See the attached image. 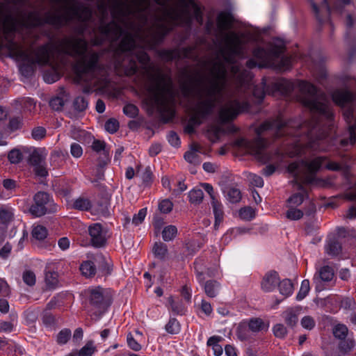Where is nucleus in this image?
<instances>
[{
    "mask_svg": "<svg viewBox=\"0 0 356 356\" xmlns=\"http://www.w3.org/2000/svg\"><path fill=\"white\" fill-rule=\"evenodd\" d=\"M92 149L97 153L103 152L104 154H107L106 150V143L104 141L100 140H95L92 142Z\"/></svg>",
    "mask_w": 356,
    "mask_h": 356,
    "instance_id": "nucleus-54",
    "label": "nucleus"
},
{
    "mask_svg": "<svg viewBox=\"0 0 356 356\" xmlns=\"http://www.w3.org/2000/svg\"><path fill=\"white\" fill-rule=\"evenodd\" d=\"M33 171L36 176L44 177L48 175L45 162L33 167Z\"/></svg>",
    "mask_w": 356,
    "mask_h": 356,
    "instance_id": "nucleus-57",
    "label": "nucleus"
},
{
    "mask_svg": "<svg viewBox=\"0 0 356 356\" xmlns=\"http://www.w3.org/2000/svg\"><path fill=\"white\" fill-rule=\"evenodd\" d=\"M280 277L277 272L270 271L263 277L261 282V289L265 292H271L278 286Z\"/></svg>",
    "mask_w": 356,
    "mask_h": 356,
    "instance_id": "nucleus-17",
    "label": "nucleus"
},
{
    "mask_svg": "<svg viewBox=\"0 0 356 356\" xmlns=\"http://www.w3.org/2000/svg\"><path fill=\"white\" fill-rule=\"evenodd\" d=\"M284 52L283 44H275L269 50L264 48H256L253 51L254 56L264 63H269L273 58H278Z\"/></svg>",
    "mask_w": 356,
    "mask_h": 356,
    "instance_id": "nucleus-12",
    "label": "nucleus"
},
{
    "mask_svg": "<svg viewBox=\"0 0 356 356\" xmlns=\"http://www.w3.org/2000/svg\"><path fill=\"white\" fill-rule=\"evenodd\" d=\"M70 207L79 211H88L92 207V203L88 198L80 196L74 200L70 204Z\"/></svg>",
    "mask_w": 356,
    "mask_h": 356,
    "instance_id": "nucleus-22",
    "label": "nucleus"
},
{
    "mask_svg": "<svg viewBox=\"0 0 356 356\" xmlns=\"http://www.w3.org/2000/svg\"><path fill=\"white\" fill-rule=\"evenodd\" d=\"M34 203L30 207L29 212L35 217H40L51 211L52 201L48 193H37L33 198Z\"/></svg>",
    "mask_w": 356,
    "mask_h": 356,
    "instance_id": "nucleus-11",
    "label": "nucleus"
},
{
    "mask_svg": "<svg viewBox=\"0 0 356 356\" xmlns=\"http://www.w3.org/2000/svg\"><path fill=\"white\" fill-rule=\"evenodd\" d=\"M239 216L245 220H251L255 217V211L250 207L241 208L239 210Z\"/></svg>",
    "mask_w": 356,
    "mask_h": 356,
    "instance_id": "nucleus-41",
    "label": "nucleus"
},
{
    "mask_svg": "<svg viewBox=\"0 0 356 356\" xmlns=\"http://www.w3.org/2000/svg\"><path fill=\"white\" fill-rule=\"evenodd\" d=\"M105 129L111 133H115L119 129V122L113 118L108 120L104 124Z\"/></svg>",
    "mask_w": 356,
    "mask_h": 356,
    "instance_id": "nucleus-45",
    "label": "nucleus"
},
{
    "mask_svg": "<svg viewBox=\"0 0 356 356\" xmlns=\"http://www.w3.org/2000/svg\"><path fill=\"white\" fill-rule=\"evenodd\" d=\"M296 89L298 91V101L311 112L310 122L300 124L299 121L291 120L286 122L281 117L266 120L257 128V137L254 140L237 138L234 146L244 154L254 155L262 163L273 162L277 165L282 162L284 156L278 150L275 152L266 150L268 143L261 137L266 132L275 137L286 134L298 138L295 140L294 152L291 156L305 154L309 150H329L327 135L328 130L332 129L333 113L325 95L318 92L313 84L306 81H291L282 79L273 83L271 90H266V83L263 81L260 85L254 86L252 92L257 102L260 103L266 92H279L289 95Z\"/></svg>",
    "mask_w": 356,
    "mask_h": 356,
    "instance_id": "nucleus-2",
    "label": "nucleus"
},
{
    "mask_svg": "<svg viewBox=\"0 0 356 356\" xmlns=\"http://www.w3.org/2000/svg\"><path fill=\"white\" fill-rule=\"evenodd\" d=\"M232 74L238 87L241 88L249 87L252 80V75L250 71L241 70L239 66L233 65L232 67Z\"/></svg>",
    "mask_w": 356,
    "mask_h": 356,
    "instance_id": "nucleus-15",
    "label": "nucleus"
},
{
    "mask_svg": "<svg viewBox=\"0 0 356 356\" xmlns=\"http://www.w3.org/2000/svg\"><path fill=\"white\" fill-rule=\"evenodd\" d=\"M200 308L202 312L207 316H209L213 312L211 305L205 300H202Z\"/></svg>",
    "mask_w": 356,
    "mask_h": 356,
    "instance_id": "nucleus-63",
    "label": "nucleus"
},
{
    "mask_svg": "<svg viewBox=\"0 0 356 356\" xmlns=\"http://www.w3.org/2000/svg\"><path fill=\"white\" fill-rule=\"evenodd\" d=\"M22 279L24 282L30 286L35 285L36 282L35 273L29 270H25L23 273Z\"/></svg>",
    "mask_w": 356,
    "mask_h": 356,
    "instance_id": "nucleus-43",
    "label": "nucleus"
},
{
    "mask_svg": "<svg viewBox=\"0 0 356 356\" xmlns=\"http://www.w3.org/2000/svg\"><path fill=\"white\" fill-rule=\"evenodd\" d=\"M111 3L113 20L105 23L107 10L104 3L98 5L101 13L98 30L102 36L95 44L103 40H117L127 29L119 44V51L127 56L122 64L125 74H134L138 70L137 60L147 76L145 83V101L151 108H156L163 120L167 122L175 116V92L171 78L159 67L149 64V57L144 49H154L161 43L165 35L177 25L189 26L193 13L197 20H201L200 8L193 0H177L173 6L164 8L160 15L154 17L149 27V0H108Z\"/></svg>",
    "mask_w": 356,
    "mask_h": 356,
    "instance_id": "nucleus-1",
    "label": "nucleus"
},
{
    "mask_svg": "<svg viewBox=\"0 0 356 356\" xmlns=\"http://www.w3.org/2000/svg\"><path fill=\"white\" fill-rule=\"evenodd\" d=\"M95 261L103 275H109L111 273L112 266L108 257H106L102 254H98L95 257Z\"/></svg>",
    "mask_w": 356,
    "mask_h": 356,
    "instance_id": "nucleus-21",
    "label": "nucleus"
},
{
    "mask_svg": "<svg viewBox=\"0 0 356 356\" xmlns=\"http://www.w3.org/2000/svg\"><path fill=\"white\" fill-rule=\"evenodd\" d=\"M71 337H72L71 330L70 329L65 328V329L61 330L58 332V334L57 335L56 341L59 345H64V344L67 343V342L69 341V339L71 338Z\"/></svg>",
    "mask_w": 356,
    "mask_h": 356,
    "instance_id": "nucleus-39",
    "label": "nucleus"
},
{
    "mask_svg": "<svg viewBox=\"0 0 356 356\" xmlns=\"http://www.w3.org/2000/svg\"><path fill=\"white\" fill-rule=\"evenodd\" d=\"M127 343L130 348L135 351H138L141 349V346L137 342V341L133 337L131 334H129L127 337Z\"/></svg>",
    "mask_w": 356,
    "mask_h": 356,
    "instance_id": "nucleus-58",
    "label": "nucleus"
},
{
    "mask_svg": "<svg viewBox=\"0 0 356 356\" xmlns=\"http://www.w3.org/2000/svg\"><path fill=\"white\" fill-rule=\"evenodd\" d=\"M348 332V327L343 324L339 323L333 327L334 336L341 340L346 339Z\"/></svg>",
    "mask_w": 356,
    "mask_h": 356,
    "instance_id": "nucleus-36",
    "label": "nucleus"
},
{
    "mask_svg": "<svg viewBox=\"0 0 356 356\" xmlns=\"http://www.w3.org/2000/svg\"><path fill=\"white\" fill-rule=\"evenodd\" d=\"M211 204L216 219L215 227H216L222 221L223 218L222 205L217 200L212 201Z\"/></svg>",
    "mask_w": 356,
    "mask_h": 356,
    "instance_id": "nucleus-32",
    "label": "nucleus"
},
{
    "mask_svg": "<svg viewBox=\"0 0 356 356\" xmlns=\"http://www.w3.org/2000/svg\"><path fill=\"white\" fill-rule=\"evenodd\" d=\"M88 234L92 245L96 248L105 245L107 241V231L100 223H94L88 227Z\"/></svg>",
    "mask_w": 356,
    "mask_h": 356,
    "instance_id": "nucleus-14",
    "label": "nucleus"
},
{
    "mask_svg": "<svg viewBox=\"0 0 356 356\" xmlns=\"http://www.w3.org/2000/svg\"><path fill=\"white\" fill-rule=\"evenodd\" d=\"M232 22L229 15L224 12L218 14L217 17V26L219 30L224 31L231 27Z\"/></svg>",
    "mask_w": 356,
    "mask_h": 356,
    "instance_id": "nucleus-26",
    "label": "nucleus"
},
{
    "mask_svg": "<svg viewBox=\"0 0 356 356\" xmlns=\"http://www.w3.org/2000/svg\"><path fill=\"white\" fill-rule=\"evenodd\" d=\"M123 112L129 118H134L138 115V108L136 106L129 104L124 106Z\"/></svg>",
    "mask_w": 356,
    "mask_h": 356,
    "instance_id": "nucleus-46",
    "label": "nucleus"
},
{
    "mask_svg": "<svg viewBox=\"0 0 356 356\" xmlns=\"http://www.w3.org/2000/svg\"><path fill=\"white\" fill-rule=\"evenodd\" d=\"M309 290V281L308 280H302L300 290L296 296V300L298 301L303 300L307 296Z\"/></svg>",
    "mask_w": 356,
    "mask_h": 356,
    "instance_id": "nucleus-38",
    "label": "nucleus"
},
{
    "mask_svg": "<svg viewBox=\"0 0 356 356\" xmlns=\"http://www.w3.org/2000/svg\"><path fill=\"white\" fill-rule=\"evenodd\" d=\"M168 303L170 305V309L174 314L184 315L186 313V309L181 302L175 301L172 297H170Z\"/></svg>",
    "mask_w": 356,
    "mask_h": 356,
    "instance_id": "nucleus-31",
    "label": "nucleus"
},
{
    "mask_svg": "<svg viewBox=\"0 0 356 356\" xmlns=\"http://www.w3.org/2000/svg\"><path fill=\"white\" fill-rule=\"evenodd\" d=\"M32 236L33 238L38 240H43L47 236V230L43 226H35L32 230Z\"/></svg>",
    "mask_w": 356,
    "mask_h": 356,
    "instance_id": "nucleus-42",
    "label": "nucleus"
},
{
    "mask_svg": "<svg viewBox=\"0 0 356 356\" xmlns=\"http://www.w3.org/2000/svg\"><path fill=\"white\" fill-rule=\"evenodd\" d=\"M221 339V337L219 336H213L211 337L207 341V346L212 348L214 355L220 356L222 354L223 349L220 345H219V341Z\"/></svg>",
    "mask_w": 356,
    "mask_h": 356,
    "instance_id": "nucleus-30",
    "label": "nucleus"
},
{
    "mask_svg": "<svg viewBox=\"0 0 356 356\" xmlns=\"http://www.w3.org/2000/svg\"><path fill=\"white\" fill-rule=\"evenodd\" d=\"M306 207L303 209H299L296 207H287L288 210L286 212V216L288 219L291 220H300L304 215V213L306 215H310L315 212L316 206L314 203L311 201L308 202H305Z\"/></svg>",
    "mask_w": 356,
    "mask_h": 356,
    "instance_id": "nucleus-16",
    "label": "nucleus"
},
{
    "mask_svg": "<svg viewBox=\"0 0 356 356\" xmlns=\"http://www.w3.org/2000/svg\"><path fill=\"white\" fill-rule=\"evenodd\" d=\"M248 179L252 186L261 188L264 186V180L261 177L253 173H248Z\"/></svg>",
    "mask_w": 356,
    "mask_h": 356,
    "instance_id": "nucleus-47",
    "label": "nucleus"
},
{
    "mask_svg": "<svg viewBox=\"0 0 356 356\" xmlns=\"http://www.w3.org/2000/svg\"><path fill=\"white\" fill-rule=\"evenodd\" d=\"M95 347L92 341L88 342L80 350H73L67 356H92Z\"/></svg>",
    "mask_w": 356,
    "mask_h": 356,
    "instance_id": "nucleus-28",
    "label": "nucleus"
},
{
    "mask_svg": "<svg viewBox=\"0 0 356 356\" xmlns=\"http://www.w3.org/2000/svg\"><path fill=\"white\" fill-rule=\"evenodd\" d=\"M47 156L45 148H33L30 149L28 161L33 167L44 163Z\"/></svg>",
    "mask_w": 356,
    "mask_h": 356,
    "instance_id": "nucleus-18",
    "label": "nucleus"
},
{
    "mask_svg": "<svg viewBox=\"0 0 356 356\" xmlns=\"http://www.w3.org/2000/svg\"><path fill=\"white\" fill-rule=\"evenodd\" d=\"M300 324L303 328L311 330L315 327L316 321L313 317L305 316L301 319Z\"/></svg>",
    "mask_w": 356,
    "mask_h": 356,
    "instance_id": "nucleus-44",
    "label": "nucleus"
},
{
    "mask_svg": "<svg viewBox=\"0 0 356 356\" xmlns=\"http://www.w3.org/2000/svg\"><path fill=\"white\" fill-rule=\"evenodd\" d=\"M341 305L344 309H352L354 308L355 301L352 298H346L341 300Z\"/></svg>",
    "mask_w": 356,
    "mask_h": 356,
    "instance_id": "nucleus-64",
    "label": "nucleus"
},
{
    "mask_svg": "<svg viewBox=\"0 0 356 356\" xmlns=\"http://www.w3.org/2000/svg\"><path fill=\"white\" fill-rule=\"evenodd\" d=\"M56 3H63L64 13L48 12L44 15L46 24L60 27L77 19L82 22H87L92 18V11L91 8L77 0H51Z\"/></svg>",
    "mask_w": 356,
    "mask_h": 356,
    "instance_id": "nucleus-6",
    "label": "nucleus"
},
{
    "mask_svg": "<svg viewBox=\"0 0 356 356\" xmlns=\"http://www.w3.org/2000/svg\"><path fill=\"white\" fill-rule=\"evenodd\" d=\"M334 103L343 109V116L349 124V139H341L339 143L341 148H344L348 145L356 144V98L355 95L346 90H337L332 95ZM335 145L338 143L337 139L332 142Z\"/></svg>",
    "mask_w": 356,
    "mask_h": 356,
    "instance_id": "nucleus-7",
    "label": "nucleus"
},
{
    "mask_svg": "<svg viewBox=\"0 0 356 356\" xmlns=\"http://www.w3.org/2000/svg\"><path fill=\"white\" fill-rule=\"evenodd\" d=\"M274 335L278 338H284L286 333V328L283 324L278 323L274 325L273 328Z\"/></svg>",
    "mask_w": 356,
    "mask_h": 356,
    "instance_id": "nucleus-51",
    "label": "nucleus"
},
{
    "mask_svg": "<svg viewBox=\"0 0 356 356\" xmlns=\"http://www.w3.org/2000/svg\"><path fill=\"white\" fill-rule=\"evenodd\" d=\"M23 105L24 109L31 113L35 109L36 103L33 99L26 97L24 100Z\"/></svg>",
    "mask_w": 356,
    "mask_h": 356,
    "instance_id": "nucleus-62",
    "label": "nucleus"
},
{
    "mask_svg": "<svg viewBox=\"0 0 356 356\" xmlns=\"http://www.w3.org/2000/svg\"><path fill=\"white\" fill-rule=\"evenodd\" d=\"M249 106L247 100H228L221 106L219 111V118L222 122L232 120L240 113L248 111Z\"/></svg>",
    "mask_w": 356,
    "mask_h": 356,
    "instance_id": "nucleus-10",
    "label": "nucleus"
},
{
    "mask_svg": "<svg viewBox=\"0 0 356 356\" xmlns=\"http://www.w3.org/2000/svg\"><path fill=\"white\" fill-rule=\"evenodd\" d=\"M188 197L191 203L199 204L202 202L204 197V193L202 190L194 188L189 192Z\"/></svg>",
    "mask_w": 356,
    "mask_h": 356,
    "instance_id": "nucleus-37",
    "label": "nucleus"
},
{
    "mask_svg": "<svg viewBox=\"0 0 356 356\" xmlns=\"http://www.w3.org/2000/svg\"><path fill=\"white\" fill-rule=\"evenodd\" d=\"M8 158L10 163H18L22 159V154L20 151L13 149L8 153Z\"/></svg>",
    "mask_w": 356,
    "mask_h": 356,
    "instance_id": "nucleus-50",
    "label": "nucleus"
},
{
    "mask_svg": "<svg viewBox=\"0 0 356 356\" xmlns=\"http://www.w3.org/2000/svg\"><path fill=\"white\" fill-rule=\"evenodd\" d=\"M159 56L166 60L171 61L175 59H179L181 57L195 59L194 49L192 47H186L182 49H161L159 52Z\"/></svg>",
    "mask_w": 356,
    "mask_h": 356,
    "instance_id": "nucleus-13",
    "label": "nucleus"
},
{
    "mask_svg": "<svg viewBox=\"0 0 356 356\" xmlns=\"http://www.w3.org/2000/svg\"><path fill=\"white\" fill-rule=\"evenodd\" d=\"M300 311L299 307L289 308L283 313L282 317L289 326L293 327L297 324Z\"/></svg>",
    "mask_w": 356,
    "mask_h": 356,
    "instance_id": "nucleus-20",
    "label": "nucleus"
},
{
    "mask_svg": "<svg viewBox=\"0 0 356 356\" xmlns=\"http://www.w3.org/2000/svg\"><path fill=\"white\" fill-rule=\"evenodd\" d=\"M147 215V209L143 208L139 210L138 213L135 214L132 218V223L135 225L140 224Z\"/></svg>",
    "mask_w": 356,
    "mask_h": 356,
    "instance_id": "nucleus-52",
    "label": "nucleus"
},
{
    "mask_svg": "<svg viewBox=\"0 0 356 356\" xmlns=\"http://www.w3.org/2000/svg\"><path fill=\"white\" fill-rule=\"evenodd\" d=\"M165 328L168 333L175 334L180 331V325L177 319L170 318Z\"/></svg>",
    "mask_w": 356,
    "mask_h": 356,
    "instance_id": "nucleus-40",
    "label": "nucleus"
},
{
    "mask_svg": "<svg viewBox=\"0 0 356 356\" xmlns=\"http://www.w3.org/2000/svg\"><path fill=\"white\" fill-rule=\"evenodd\" d=\"M355 345V343L353 339H348L347 340H343L340 343L339 348L342 351L347 353L353 349Z\"/></svg>",
    "mask_w": 356,
    "mask_h": 356,
    "instance_id": "nucleus-55",
    "label": "nucleus"
},
{
    "mask_svg": "<svg viewBox=\"0 0 356 356\" xmlns=\"http://www.w3.org/2000/svg\"><path fill=\"white\" fill-rule=\"evenodd\" d=\"M194 268L198 283L203 288L205 294L211 298H216L221 289L220 284L216 280H205V275L208 277L215 276L216 273L209 268L205 269L201 259H196L194 262Z\"/></svg>",
    "mask_w": 356,
    "mask_h": 356,
    "instance_id": "nucleus-8",
    "label": "nucleus"
},
{
    "mask_svg": "<svg viewBox=\"0 0 356 356\" xmlns=\"http://www.w3.org/2000/svg\"><path fill=\"white\" fill-rule=\"evenodd\" d=\"M325 251L331 257H337L341 252V245L334 239H330L325 245Z\"/></svg>",
    "mask_w": 356,
    "mask_h": 356,
    "instance_id": "nucleus-25",
    "label": "nucleus"
},
{
    "mask_svg": "<svg viewBox=\"0 0 356 356\" xmlns=\"http://www.w3.org/2000/svg\"><path fill=\"white\" fill-rule=\"evenodd\" d=\"M31 136L36 140H42L46 136V129L42 127H37L32 130Z\"/></svg>",
    "mask_w": 356,
    "mask_h": 356,
    "instance_id": "nucleus-49",
    "label": "nucleus"
},
{
    "mask_svg": "<svg viewBox=\"0 0 356 356\" xmlns=\"http://www.w3.org/2000/svg\"><path fill=\"white\" fill-rule=\"evenodd\" d=\"M325 157L318 156L312 160H302L293 162L288 165V172L294 177V184L300 192L293 194L287 200V207H296L301 205L307 197V191L303 185H316V174L320 169Z\"/></svg>",
    "mask_w": 356,
    "mask_h": 356,
    "instance_id": "nucleus-5",
    "label": "nucleus"
},
{
    "mask_svg": "<svg viewBox=\"0 0 356 356\" xmlns=\"http://www.w3.org/2000/svg\"><path fill=\"white\" fill-rule=\"evenodd\" d=\"M57 274L55 272H48L45 275V282L49 287H54L58 283Z\"/></svg>",
    "mask_w": 356,
    "mask_h": 356,
    "instance_id": "nucleus-53",
    "label": "nucleus"
},
{
    "mask_svg": "<svg viewBox=\"0 0 356 356\" xmlns=\"http://www.w3.org/2000/svg\"><path fill=\"white\" fill-rule=\"evenodd\" d=\"M70 152L74 157L79 158L83 154V149L79 144L74 143L71 145Z\"/></svg>",
    "mask_w": 356,
    "mask_h": 356,
    "instance_id": "nucleus-59",
    "label": "nucleus"
},
{
    "mask_svg": "<svg viewBox=\"0 0 356 356\" xmlns=\"http://www.w3.org/2000/svg\"><path fill=\"white\" fill-rule=\"evenodd\" d=\"M177 234V229L175 225H168L164 227L162 237L165 241H170L175 238Z\"/></svg>",
    "mask_w": 356,
    "mask_h": 356,
    "instance_id": "nucleus-33",
    "label": "nucleus"
},
{
    "mask_svg": "<svg viewBox=\"0 0 356 356\" xmlns=\"http://www.w3.org/2000/svg\"><path fill=\"white\" fill-rule=\"evenodd\" d=\"M90 303L102 314L110 306L111 297L107 290L102 287L92 286L87 290Z\"/></svg>",
    "mask_w": 356,
    "mask_h": 356,
    "instance_id": "nucleus-9",
    "label": "nucleus"
},
{
    "mask_svg": "<svg viewBox=\"0 0 356 356\" xmlns=\"http://www.w3.org/2000/svg\"><path fill=\"white\" fill-rule=\"evenodd\" d=\"M224 40L227 49L221 50L223 60L218 59L213 63L206 83H203L202 79L198 74L193 76L184 72L186 79L181 83L182 92L185 97H188L195 90L196 98L190 119L192 124H200L213 113L216 106L222 103L228 86L225 63L234 64L235 57L244 56L242 35L234 31L225 33Z\"/></svg>",
    "mask_w": 356,
    "mask_h": 356,
    "instance_id": "nucleus-4",
    "label": "nucleus"
},
{
    "mask_svg": "<svg viewBox=\"0 0 356 356\" xmlns=\"http://www.w3.org/2000/svg\"><path fill=\"white\" fill-rule=\"evenodd\" d=\"M49 105L54 110L58 111L63 108L64 102L61 98L54 97L50 100Z\"/></svg>",
    "mask_w": 356,
    "mask_h": 356,
    "instance_id": "nucleus-60",
    "label": "nucleus"
},
{
    "mask_svg": "<svg viewBox=\"0 0 356 356\" xmlns=\"http://www.w3.org/2000/svg\"><path fill=\"white\" fill-rule=\"evenodd\" d=\"M278 287L280 294L284 297H289L293 293V285L291 281L289 279H284L282 281H280Z\"/></svg>",
    "mask_w": 356,
    "mask_h": 356,
    "instance_id": "nucleus-29",
    "label": "nucleus"
},
{
    "mask_svg": "<svg viewBox=\"0 0 356 356\" xmlns=\"http://www.w3.org/2000/svg\"><path fill=\"white\" fill-rule=\"evenodd\" d=\"M269 325L259 318H252L248 322V329L254 333L266 331Z\"/></svg>",
    "mask_w": 356,
    "mask_h": 356,
    "instance_id": "nucleus-23",
    "label": "nucleus"
},
{
    "mask_svg": "<svg viewBox=\"0 0 356 356\" xmlns=\"http://www.w3.org/2000/svg\"><path fill=\"white\" fill-rule=\"evenodd\" d=\"M168 140L173 147H178L180 145V139L175 132L171 131L168 134Z\"/></svg>",
    "mask_w": 356,
    "mask_h": 356,
    "instance_id": "nucleus-61",
    "label": "nucleus"
},
{
    "mask_svg": "<svg viewBox=\"0 0 356 356\" xmlns=\"http://www.w3.org/2000/svg\"><path fill=\"white\" fill-rule=\"evenodd\" d=\"M153 252L156 258L164 259L168 253L166 245L162 243H156L153 247Z\"/></svg>",
    "mask_w": 356,
    "mask_h": 356,
    "instance_id": "nucleus-34",
    "label": "nucleus"
},
{
    "mask_svg": "<svg viewBox=\"0 0 356 356\" xmlns=\"http://www.w3.org/2000/svg\"><path fill=\"white\" fill-rule=\"evenodd\" d=\"M173 204L171 201L169 200H162L159 204V208L161 212L164 213H168L171 211L172 209Z\"/></svg>",
    "mask_w": 356,
    "mask_h": 356,
    "instance_id": "nucleus-56",
    "label": "nucleus"
},
{
    "mask_svg": "<svg viewBox=\"0 0 356 356\" xmlns=\"http://www.w3.org/2000/svg\"><path fill=\"white\" fill-rule=\"evenodd\" d=\"M42 20L35 11L30 12L26 19L21 22L10 14L4 15L1 19L3 38L0 40V49L6 50L9 57L17 61L27 62L39 65H49L50 71L44 73V81L53 83L60 78L58 68L60 63L55 59L57 57L70 56L76 58L74 66L79 81L95 84L97 72L99 55L96 52L87 53L88 44L81 38L64 37L55 44L47 42L33 49L32 46L26 47L24 43L14 41V36L18 26H36L41 25Z\"/></svg>",
    "mask_w": 356,
    "mask_h": 356,
    "instance_id": "nucleus-3",
    "label": "nucleus"
},
{
    "mask_svg": "<svg viewBox=\"0 0 356 356\" xmlns=\"http://www.w3.org/2000/svg\"><path fill=\"white\" fill-rule=\"evenodd\" d=\"M334 270L329 266L321 267L318 271V277L314 276V280L320 279L323 282H330L334 277Z\"/></svg>",
    "mask_w": 356,
    "mask_h": 356,
    "instance_id": "nucleus-24",
    "label": "nucleus"
},
{
    "mask_svg": "<svg viewBox=\"0 0 356 356\" xmlns=\"http://www.w3.org/2000/svg\"><path fill=\"white\" fill-rule=\"evenodd\" d=\"M201 152V147L198 144H193L190 150L184 154L185 160L192 164L197 165L200 163L198 153Z\"/></svg>",
    "mask_w": 356,
    "mask_h": 356,
    "instance_id": "nucleus-19",
    "label": "nucleus"
},
{
    "mask_svg": "<svg viewBox=\"0 0 356 356\" xmlns=\"http://www.w3.org/2000/svg\"><path fill=\"white\" fill-rule=\"evenodd\" d=\"M79 268L82 275L86 277H91L96 273V266L91 261H83Z\"/></svg>",
    "mask_w": 356,
    "mask_h": 356,
    "instance_id": "nucleus-27",
    "label": "nucleus"
},
{
    "mask_svg": "<svg viewBox=\"0 0 356 356\" xmlns=\"http://www.w3.org/2000/svg\"><path fill=\"white\" fill-rule=\"evenodd\" d=\"M227 199L232 203H237L241 199V193L239 189L231 187L227 189Z\"/></svg>",
    "mask_w": 356,
    "mask_h": 356,
    "instance_id": "nucleus-35",
    "label": "nucleus"
},
{
    "mask_svg": "<svg viewBox=\"0 0 356 356\" xmlns=\"http://www.w3.org/2000/svg\"><path fill=\"white\" fill-rule=\"evenodd\" d=\"M74 107L79 111H83L88 107V101L83 97H77L74 101Z\"/></svg>",
    "mask_w": 356,
    "mask_h": 356,
    "instance_id": "nucleus-48",
    "label": "nucleus"
}]
</instances>
